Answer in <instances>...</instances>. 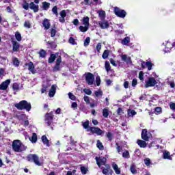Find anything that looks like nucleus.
<instances>
[{"mask_svg": "<svg viewBox=\"0 0 175 175\" xmlns=\"http://www.w3.org/2000/svg\"><path fill=\"white\" fill-rule=\"evenodd\" d=\"M14 107H16L18 110H26V111H31V109H32L31 103L25 100H23L18 103L14 104Z\"/></svg>", "mask_w": 175, "mask_h": 175, "instance_id": "f257e3e1", "label": "nucleus"}, {"mask_svg": "<svg viewBox=\"0 0 175 175\" xmlns=\"http://www.w3.org/2000/svg\"><path fill=\"white\" fill-rule=\"evenodd\" d=\"M27 161L28 162H33L36 165V166H43L44 165V162L39 159V156L36 154H29L26 157Z\"/></svg>", "mask_w": 175, "mask_h": 175, "instance_id": "f03ea898", "label": "nucleus"}, {"mask_svg": "<svg viewBox=\"0 0 175 175\" xmlns=\"http://www.w3.org/2000/svg\"><path fill=\"white\" fill-rule=\"evenodd\" d=\"M23 144L19 139H15L12 142V150L14 152H23V148H21Z\"/></svg>", "mask_w": 175, "mask_h": 175, "instance_id": "7ed1b4c3", "label": "nucleus"}, {"mask_svg": "<svg viewBox=\"0 0 175 175\" xmlns=\"http://www.w3.org/2000/svg\"><path fill=\"white\" fill-rule=\"evenodd\" d=\"M113 12L117 17H120V18H125L126 17V11L120 9L118 7H115Z\"/></svg>", "mask_w": 175, "mask_h": 175, "instance_id": "20e7f679", "label": "nucleus"}, {"mask_svg": "<svg viewBox=\"0 0 175 175\" xmlns=\"http://www.w3.org/2000/svg\"><path fill=\"white\" fill-rule=\"evenodd\" d=\"M54 120V114L53 111L49 113H46L44 116V122L47 124L48 126H50L53 124V121Z\"/></svg>", "mask_w": 175, "mask_h": 175, "instance_id": "39448f33", "label": "nucleus"}, {"mask_svg": "<svg viewBox=\"0 0 175 175\" xmlns=\"http://www.w3.org/2000/svg\"><path fill=\"white\" fill-rule=\"evenodd\" d=\"M158 82L153 77H150L145 83V88H150V87H155Z\"/></svg>", "mask_w": 175, "mask_h": 175, "instance_id": "423d86ee", "label": "nucleus"}, {"mask_svg": "<svg viewBox=\"0 0 175 175\" xmlns=\"http://www.w3.org/2000/svg\"><path fill=\"white\" fill-rule=\"evenodd\" d=\"M85 81L88 85H92L95 81V76H94V74L91 72H88L85 76Z\"/></svg>", "mask_w": 175, "mask_h": 175, "instance_id": "0eeeda50", "label": "nucleus"}, {"mask_svg": "<svg viewBox=\"0 0 175 175\" xmlns=\"http://www.w3.org/2000/svg\"><path fill=\"white\" fill-rule=\"evenodd\" d=\"M88 131H90L92 135H94V133L97 134L98 136H100L103 134V131H102L99 127L90 126Z\"/></svg>", "mask_w": 175, "mask_h": 175, "instance_id": "6e6552de", "label": "nucleus"}, {"mask_svg": "<svg viewBox=\"0 0 175 175\" xmlns=\"http://www.w3.org/2000/svg\"><path fill=\"white\" fill-rule=\"evenodd\" d=\"M61 62H62V57L61 55L58 56L57 60H56V64L53 67V72H58L61 70Z\"/></svg>", "mask_w": 175, "mask_h": 175, "instance_id": "1a4fd4ad", "label": "nucleus"}, {"mask_svg": "<svg viewBox=\"0 0 175 175\" xmlns=\"http://www.w3.org/2000/svg\"><path fill=\"white\" fill-rule=\"evenodd\" d=\"M96 164L98 165V167H100V166L103 165V166L107 165L106 163V157H95Z\"/></svg>", "mask_w": 175, "mask_h": 175, "instance_id": "9d476101", "label": "nucleus"}, {"mask_svg": "<svg viewBox=\"0 0 175 175\" xmlns=\"http://www.w3.org/2000/svg\"><path fill=\"white\" fill-rule=\"evenodd\" d=\"M105 167H101L102 169V173L105 175H109V173L110 175H113V170L110 169V164H106Z\"/></svg>", "mask_w": 175, "mask_h": 175, "instance_id": "9b49d317", "label": "nucleus"}, {"mask_svg": "<svg viewBox=\"0 0 175 175\" xmlns=\"http://www.w3.org/2000/svg\"><path fill=\"white\" fill-rule=\"evenodd\" d=\"M25 66H28V70H29L32 75H35V73H36V69H35L33 62H29V63H25Z\"/></svg>", "mask_w": 175, "mask_h": 175, "instance_id": "f8f14e48", "label": "nucleus"}, {"mask_svg": "<svg viewBox=\"0 0 175 175\" xmlns=\"http://www.w3.org/2000/svg\"><path fill=\"white\" fill-rule=\"evenodd\" d=\"M10 85V79H7L0 84V90H1V91H5V90H8Z\"/></svg>", "mask_w": 175, "mask_h": 175, "instance_id": "ddd939ff", "label": "nucleus"}, {"mask_svg": "<svg viewBox=\"0 0 175 175\" xmlns=\"http://www.w3.org/2000/svg\"><path fill=\"white\" fill-rule=\"evenodd\" d=\"M141 136L142 139L145 142H148V140H150V137H148V133L146 129L142 130Z\"/></svg>", "mask_w": 175, "mask_h": 175, "instance_id": "4468645a", "label": "nucleus"}, {"mask_svg": "<svg viewBox=\"0 0 175 175\" xmlns=\"http://www.w3.org/2000/svg\"><path fill=\"white\" fill-rule=\"evenodd\" d=\"M98 25H99V27L101 28V29H107V28L110 27V24H109V21H107L100 22Z\"/></svg>", "mask_w": 175, "mask_h": 175, "instance_id": "2eb2a0df", "label": "nucleus"}, {"mask_svg": "<svg viewBox=\"0 0 175 175\" xmlns=\"http://www.w3.org/2000/svg\"><path fill=\"white\" fill-rule=\"evenodd\" d=\"M60 16L61 17L59 18V21L62 24H64L65 23V17H66V11L65 10H62L60 12Z\"/></svg>", "mask_w": 175, "mask_h": 175, "instance_id": "dca6fc26", "label": "nucleus"}, {"mask_svg": "<svg viewBox=\"0 0 175 175\" xmlns=\"http://www.w3.org/2000/svg\"><path fill=\"white\" fill-rule=\"evenodd\" d=\"M29 8L31 10H33L34 13H38V12H39V5H36L33 2L29 3Z\"/></svg>", "mask_w": 175, "mask_h": 175, "instance_id": "f3484780", "label": "nucleus"}, {"mask_svg": "<svg viewBox=\"0 0 175 175\" xmlns=\"http://www.w3.org/2000/svg\"><path fill=\"white\" fill-rule=\"evenodd\" d=\"M20 50V44L17 41H12V51L17 52Z\"/></svg>", "mask_w": 175, "mask_h": 175, "instance_id": "a211bd4d", "label": "nucleus"}, {"mask_svg": "<svg viewBox=\"0 0 175 175\" xmlns=\"http://www.w3.org/2000/svg\"><path fill=\"white\" fill-rule=\"evenodd\" d=\"M122 61L126 62V64H132V59L131 57H128L126 55H121Z\"/></svg>", "mask_w": 175, "mask_h": 175, "instance_id": "6ab92c4d", "label": "nucleus"}, {"mask_svg": "<svg viewBox=\"0 0 175 175\" xmlns=\"http://www.w3.org/2000/svg\"><path fill=\"white\" fill-rule=\"evenodd\" d=\"M42 25L44 28V29L47 30V29H50V21L47 18L44 19L43 22H42Z\"/></svg>", "mask_w": 175, "mask_h": 175, "instance_id": "aec40b11", "label": "nucleus"}, {"mask_svg": "<svg viewBox=\"0 0 175 175\" xmlns=\"http://www.w3.org/2000/svg\"><path fill=\"white\" fill-rule=\"evenodd\" d=\"M57 91V88H55V85H53L49 90V96L50 98H53L55 95V92Z\"/></svg>", "mask_w": 175, "mask_h": 175, "instance_id": "412c9836", "label": "nucleus"}, {"mask_svg": "<svg viewBox=\"0 0 175 175\" xmlns=\"http://www.w3.org/2000/svg\"><path fill=\"white\" fill-rule=\"evenodd\" d=\"M57 55H59V53H56L55 54H51L48 62L49 64H53L54 61H55V58H57Z\"/></svg>", "mask_w": 175, "mask_h": 175, "instance_id": "4be33fe9", "label": "nucleus"}, {"mask_svg": "<svg viewBox=\"0 0 175 175\" xmlns=\"http://www.w3.org/2000/svg\"><path fill=\"white\" fill-rule=\"evenodd\" d=\"M41 139L43 144H45V146H46L47 147H50L49 139H47V137L46 135H42Z\"/></svg>", "mask_w": 175, "mask_h": 175, "instance_id": "5701e85b", "label": "nucleus"}, {"mask_svg": "<svg viewBox=\"0 0 175 175\" xmlns=\"http://www.w3.org/2000/svg\"><path fill=\"white\" fill-rule=\"evenodd\" d=\"M137 144L139 146V147H141V148H146L147 147V143L146 141L138 139Z\"/></svg>", "mask_w": 175, "mask_h": 175, "instance_id": "b1692460", "label": "nucleus"}, {"mask_svg": "<svg viewBox=\"0 0 175 175\" xmlns=\"http://www.w3.org/2000/svg\"><path fill=\"white\" fill-rule=\"evenodd\" d=\"M112 167L116 174H121V170L118 167V165L113 163Z\"/></svg>", "mask_w": 175, "mask_h": 175, "instance_id": "393cba45", "label": "nucleus"}, {"mask_svg": "<svg viewBox=\"0 0 175 175\" xmlns=\"http://www.w3.org/2000/svg\"><path fill=\"white\" fill-rule=\"evenodd\" d=\"M82 24L83 25H86L87 27H90V17L85 16L82 20Z\"/></svg>", "mask_w": 175, "mask_h": 175, "instance_id": "a878e982", "label": "nucleus"}, {"mask_svg": "<svg viewBox=\"0 0 175 175\" xmlns=\"http://www.w3.org/2000/svg\"><path fill=\"white\" fill-rule=\"evenodd\" d=\"M39 57L40 58H46V55H47V52L44 49H40L38 52Z\"/></svg>", "mask_w": 175, "mask_h": 175, "instance_id": "bb28decb", "label": "nucleus"}, {"mask_svg": "<svg viewBox=\"0 0 175 175\" xmlns=\"http://www.w3.org/2000/svg\"><path fill=\"white\" fill-rule=\"evenodd\" d=\"M29 140L31 142V143H36V142H38V135L36 133H33L32 134V136L31 138H29Z\"/></svg>", "mask_w": 175, "mask_h": 175, "instance_id": "cd10ccee", "label": "nucleus"}, {"mask_svg": "<svg viewBox=\"0 0 175 175\" xmlns=\"http://www.w3.org/2000/svg\"><path fill=\"white\" fill-rule=\"evenodd\" d=\"M96 147L100 150V151H103L105 150V146H103V144L100 142V140H97Z\"/></svg>", "mask_w": 175, "mask_h": 175, "instance_id": "c85d7f7f", "label": "nucleus"}, {"mask_svg": "<svg viewBox=\"0 0 175 175\" xmlns=\"http://www.w3.org/2000/svg\"><path fill=\"white\" fill-rule=\"evenodd\" d=\"M109 54H110V51L109 49L105 50L102 55V58H103V59H107V58L109 57Z\"/></svg>", "mask_w": 175, "mask_h": 175, "instance_id": "c756f323", "label": "nucleus"}, {"mask_svg": "<svg viewBox=\"0 0 175 175\" xmlns=\"http://www.w3.org/2000/svg\"><path fill=\"white\" fill-rule=\"evenodd\" d=\"M12 64L14 66L18 68V66H20V60H18L17 57H14L12 59Z\"/></svg>", "mask_w": 175, "mask_h": 175, "instance_id": "7c9ffc66", "label": "nucleus"}, {"mask_svg": "<svg viewBox=\"0 0 175 175\" xmlns=\"http://www.w3.org/2000/svg\"><path fill=\"white\" fill-rule=\"evenodd\" d=\"M42 9L44 10H49L50 9V3L46 1L42 2Z\"/></svg>", "mask_w": 175, "mask_h": 175, "instance_id": "2f4dec72", "label": "nucleus"}, {"mask_svg": "<svg viewBox=\"0 0 175 175\" xmlns=\"http://www.w3.org/2000/svg\"><path fill=\"white\" fill-rule=\"evenodd\" d=\"M129 42H131V38L129 37H125L122 40V44H124V46H128V44H129Z\"/></svg>", "mask_w": 175, "mask_h": 175, "instance_id": "473e14b6", "label": "nucleus"}, {"mask_svg": "<svg viewBox=\"0 0 175 175\" xmlns=\"http://www.w3.org/2000/svg\"><path fill=\"white\" fill-rule=\"evenodd\" d=\"M105 68L106 72H107L111 70V66H110V62H109V61L105 62Z\"/></svg>", "mask_w": 175, "mask_h": 175, "instance_id": "72a5a7b5", "label": "nucleus"}, {"mask_svg": "<svg viewBox=\"0 0 175 175\" xmlns=\"http://www.w3.org/2000/svg\"><path fill=\"white\" fill-rule=\"evenodd\" d=\"M98 16L101 20H105V18H106V12L103 10H100L98 12Z\"/></svg>", "mask_w": 175, "mask_h": 175, "instance_id": "f704fd0d", "label": "nucleus"}, {"mask_svg": "<svg viewBox=\"0 0 175 175\" xmlns=\"http://www.w3.org/2000/svg\"><path fill=\"white\" fill-rule=\"evenodd\" d=\"M163 159H172V158L170 157V152L168 151H165L163 153Z\"/></svg>", "mask_w": 175, "mask_h": 175, "instance_id": "c9c22d12", "label": "nucleus"}, {"mask_svg": "<svg viewBox=\"0 0 175 175\" xmlns=\"http://www.w3.org/2000/svg\"><path fill=\"white\" fill-rule=\"evenodd\" d=\"M106 137L108 139L109 142L113 141L114 135L112 134L111 132L106 133Z\"/></svg>", "mask_w": 175, "mask_h": 175, "instance_id": "e433bc0d", "label": "nucleus"}, {"mask_svg": "<svg viewBox=\"0 0 175 175\" xmlns=\"http://www.w3.org/2000/svg\"><path fill=\"white\" fill-rule=\"evenodd\" d=\"M88 29H90L89 26H79V31H81V32H87Z\"/></svg>", "mask_w": 175, "mask_h": 175, "instance_id": "4c0bfd02", "label": "nucleus"}, {"mask_svg": "<svg viewBox=\"0 0 175 175\" xmlns=\"http://www.w3.org/2000/svg\"><path fill=\"white\" fill-rule=\"evenodd\" d=\"M47 44H49V46L52 50L57 49V44L54 42L48 41Z\"/></svg>", "mask_w": 175, "mask_h": 175, "instance_id": "58836bf2", "label": "nucleus"}, {"mask_svg": "<svg viewBox=\"0 0 175 175\" xmlns=\"http://www.w3.org/2000/svg\"><path fill=\"white\" fill-rule=\"evenodd\" d=\"M103 116L105 118H107L109 117V109L107 108H104L103 109Z\"/></svg>", "mask_w": 175, "mask_h": 175, "instance_id": "ea45409f", "label": "nucleus"}, {"mask_svg": "<svg viewBox=\"0 0 175 175\" xmlns=\"http://www.w3.org/2000/svg\"><path fill=\"white\" fill-rule=\"evenodd\" d=\"M137 114V112H136V111H135V109H129L128 110V116H129V117H133V116H136Z\"/></svg>", "mask_w": 175, "mask_h": 175, "instance_id": "a19ab883", "label": "nucleus"}, {"mask_svg": "<svg viewBox=\"0 0 175 175\" xmlns=\"http://www.w3.org/2000/svg\"><path fill=\"white\" fill-rule=\"evenodd\" d=\"M15 38L18 42H21L23 38L21 37V33L20 32L16 31L15 33Z\"/></svg>", "mask_w": 175, "mask_h": 175, "instance_id": "79ce46f5", "label": "nucleus"}, {"mask_svg": "<svg viewBox=\"0 0 175 175\" xmlns=\"http://www.w3.org/2000/svg\"><path fill=\"white\" fill-rule=\"evenodd\" d=\"M22 7L23 9H25V10H28V9H29V4L26 0H24Z\"/></svg>", "mask_w": 175, "mask_h": 175, "instance_id": "37998d69", "label": "nucleus"}, {"mask_svg": "<svg viewBox=\"0 0 175 175\" xmlns=\"http://www.w3.org/2000/svg\"><path fill=\"white\" fill-rule=\"evenodd\" d=\"M173 44L171 43H167L165 44V51H170V50H172V49H173Z\"/></svg>", "mask_w": 175, "mask_h": 175, "instance_id": "c03bdc74", "label": "nucleus"}, {"mask_svg": "<svg viewBox=\"0 0 175 175\" xmlns=\"http://www.w3.org/2000/svg\"><path fill=\"white\" fill-rule=\"evenodd\" d=\"M122 157L125 158L126 159H129L130 157L129 151H128L127 150H125L122 153Z\"/></svg>", "mask_w": 175, "mask_h": 175, "instance_id": "a18cd8bd", "label": "nucleus"}, {"mask_svg": "<svg viewBox=\"0 0 175 175\" xmlns=\"http://www.w3.org/2000/svg\"><path fill=\"white\" fill-rule=\"evenodd\" d=\"M90 42H91V38L90 37H87L84 40L83 46H85V47H87L90 45Z\"/></svg>", "mask_w": 175, "mask_h": 175, "instance_id": "49530a36", "label": "nucleus"}, {"mask_svg": "<svg viewBox=\"0 0 175 175\" xmlns=\"http://www.w3.org/2000/svg\"><path fill=\"white\" fill-rule=\"evenodd\" d=\"M94 95L96 98H98V96H102V95H103V92L99 89L98 91L94 92Z\"/></svg>", "mask_w": 175, "mask_h": 175, "instance_id": "de8ad7c7", "label": "nucleus"}, {"mask_svg": "<svg viewBox=\"0 0 175 175\" xmlns=\"http://www.w3.org/2000/svg\"><path fill=\"white\" fill-rule=\"evenodd\" d=\"M68 43H70V44H72V46L77 44V42H76V40H75V38H73V37L69 38Z\"/></svg>", "mask_w": 175, "mask_h": 175, "instance_id": "09e8293b", "label": "nucleus"}, {"mask_svg": "<svg viewBox=\"0 0 175 175\" xmlns=\"http://www.w3.org/2000/svg\"><path fill=\"white\" fill-rule=\"evenodd\" d=\"M12 90L14 91H18L20 90V85L17 83H14L12 85Z\"/></svg>", "mask_w": 175, "mask_h": 175, "instance_id": "8fccbe9b", "label": "nucleus"}, {"mask_svg": "<svg viewBox=\"0 0 175 175\" xmlns=\"http://www.w3.org/2000/svg\"><path fill=\"white\" fill-rule=\"evenodd\" d=\"M52 12L53 13V14H55V16H58V7H57V5H55L52 8Z\"/></svg>", "mask_w": 175, "mask_h": 175, "instance_id": "3c124183", "label": "nucleus"}, {"mask_svg": "<svg viewBox=\"0 0 175 175\" xmlns=\"http://www.w3.org/2000/svg\"><path fill=\"white\" fill-rule=\"evenodd\" d=\"M82 126H83L84 129H88L90 128V121L86 120L82 124Z\"/></svg>", "mask_w": 175, "mask_h": 175, "instance_id": "603ef678", "label": "nucleus"}, {"mask_svg": "<svg viewBox=\"0 0 175 175\" xmlns=\"http://www.w3.org/2000/svg\"><path fill=\"white\" fill-rule=\"evenodd\" d=\"M88 172V168H87L86 167H84V166L81 167V172L83 174H86Z\"/></svg>", "mask_w": 175, "mask_h": 175, "instance_id": "864d4df0", "label": "nucleus"}, {"mask_svg": "<svg viewBox=\"0 0 175 175\" xmlns=\"http://www.w3.org/2000/svg\"><path fill=\"white\" fill-rule=\"evenodd\" d=\"M144 162L146 166H150L151 165V160L150 159V158H146L144 160Z\"/></svg>", "mask_w": 175, "mask_h": 175, "instance_id": "5fc2aeb1", "label": "nucleus"}, {"mask_svg": "<svg viewBox=\"0 0 175 175\" xmlns=\"http://www.w3.org/2000/svg\"><path fill=\"white\" fill-rule=\"evenodd\" d=\"M154 64H152V62H146V66H147L148 70H151L152 69V66Z\"/></svg>", "mask_w": 175, "mask_h": 175, "instance_id": "6e6d98bb", "label": "nucleus"}, {"mask_svg": "<svg viewBox=\"0 0 175 175\" xmlns=\"http://www.w3.org/2000/svg\"><path fill=\"white\" fill-rule=\"evenodd\" d=\"M139 79L141 80V81H144V72H143V71L139 72Z\"/></svg>", "mask_w": 175, "mask_h": 175, "instance_id": "4d7b16f0", "label": "nucleus"}, {"mask_svg": "<svg viewBox=\"0 0 175 175\" xmlns=\"http://www.w3.org/2000/svg\"><path fill=\"white\" fill-rule=\"evenodd\" d=\"M130 170L133 174H136V173H137V170H136L135 165H131L130 167Z\"/></svg>", "mask_w": 175, "mask_h": 175, "instance_id": "13d9d810", "label": "nucleus"}, {"mask_svg": "<svg viewBox=\"0 0 175 175\" xmlns=\"http://www.w3.org/2000/svg\"><path fill=\"white\" fill-rule=\"evenodd\" d=\"M57 34V30L55 29H51V38H54L55 35Z\"/></svg>", "mask_w": 175, "mask_h": 175, "instance_id": "bf43d9fd", "label": "nucleus"}, {"mask_svg": "<svg viewBox=\"0 0 175 175\" xmlns=\"http://www.w3.org/2000/svg\"><path fill=\"white\" fill-rule=\"evenodd\" d=\"M68 97L71 100H76V96L70 92L68 93Z\"/></svg>", "mask_w": 175, "mask_h": 175, "instance_id": "052dcab7", "label": "nucleus"}, {"mask_svg": "<svg viewBox=\"0 0 175 175\" xmlns=\"http://www.w3.org/2000/svg\"><path fill=\"white\" fill-rule=\"evenodd\" d=\"M83 100H84L85 102L86 103V105H90V103H91V102L90 101V97H89L88 96H84Z\"/></svg>", "mask_w": 175, "mask_h": 175, "instance_id": "680f3d73", "label": "nucleus"}, {"mask_svg": "<svg viewBox=\"0 0 175 175\" xmlns=\"http://www.w3.org/2000/svg\"><path fill=\"white\" fill-rule=\"evenodd\" d=\"M83 92L86 94V95H91V94H92V91H91V90L90 89H84L83 90Z\"/></svg>", "mask_w": 175, "mask_h": 175, "instance_id": "e2e57ef3", "label": "nucleus"}, {"mask_svg": "<svg viewBox=\"0 0 175 175\" xmlns=\"http://www.w3.org/2000/svg\"><path fill=\"white\" fill-rule=\"evenodd\" d=\"M96 83L97 87H99V85H100V77L97 76L96 77Z\"/></svg>", "mask_w": 175, "mask_h": 175, "instance_id": "0e129e2a", "label": "nucleus"}, {"mask_svg": "<svg viewBox=\"0 0 175 175\" xmlns=\"http://www.w3.org/2000/svg\"><path fill=\"white\" fill-rule=\"evenodd\" d=\"M6 75V71H5V69L0 68V77H3Z\"/></svg>", "mask_w": 175, "mask_h": 175, "instance_id": "69168bd1", "label": "nucleus"}, {"mask_svg": "<svg viewBox=\"0 0 175 175\" xmlns=\"http://www.w3.org/2000/svg\"><path fill=\"white\" fill-rule=\"evenodd\" d=\"M25 28H31V23H29V21H26L24 23Z\"/></svg>", "mask_w": 175, "mask_h": 175, "instance_id": "338daca9", "label": "nucleus"}, {"mask_svg": "<svg viewBox=\"0 0 175 175\" xmlns=\"http://www.w3.org/2000/svg\"><path fill=\"white\" fill-rule=\"evenodd\" d=\"M170 108L171 110H173V111H175V103L173 102L170 103Z\"/></svg>", "mask_w": 175, "mask_h": 175, "instance_id": "774afa93", "label": "nucleus"}]
</instances>
